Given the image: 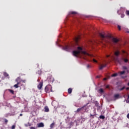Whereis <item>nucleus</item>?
Here are the masks:
<instances>
[{
    "label": "nucleus",
    "mask_w": 129,
    "mask_h": 129,
    "mask_svg": "<svg viewBox=\"0 0 129 129\" xmlns=\"http://www.w3.org/2000/svg\"><path fill=\"white\" fill-rule=\"evenodd\" d=\"M99 35L101 37L102 41H104L106 43H109L111 46H113L115 44H117V42L119 41L117 38L112 37L110 35H105L101 33H99Z\"/></svg>",
    "instance_id": "1"
},
{
    "label": "nucleus",
    "mask_w": 129,
    "mask_h": 129,
    "mask_svg": "<svg viewBox=\"0 0 129 129\" xmlns=\"http://www.w3.org/2000/svg\"><path fill=\"white\" fill-rule=\"evenodd\" d=\"M78 51L74 50L73 51V55L75 57H77V55H79L81 53L83 55V59H85L86 56H91V55L89 54L86 51H82V48L81 47H78Z\"/></svg>",
    "instance_id": "2"
},
{
    "label": "nucleus",
    "mask_w": 129,
    "mask_h": 129,
    "mask_svg": "<svg viewBox=\"0 0 129 129\" xmlns=\"http://www.w3.org/2000/svg\"><path fill=\"white\" fill-rule=\"evenodd\" d=\"M87 105H85L84 106L78 108L76 111H75V113H79V112H85L86 111V106Z\"/></svg>",
    "instance_id": "3"
},
{
    "label": "nucleus",
    "mask_w": 129,
    "mask_h": 129,
    "mask_svg": "<svg viewBox=\"0 0 129 129\" xmlns=\"http://www.w3.org/2000/svg\"><path fill=\"white\" fill-rule=\"evenodd\" d=\"M114 54L115 55V56H116V57L114 58L115 61H116V62H118V63H119V59H118V58L117 57L118 56V55H119V52L116 51L114 52Z\"/></svg>",
    "instance_id": "4"
},
{
    "label": "nucleus",
    "mask_w": 129,
    "mask_h": 129,
    "mask_svg": "<svg viewBox=\"0 0 129 129\" xmlns=\"http://www.w3.org/2000/svg\"><path fill=\"white\" fill-rule=\"evenodd\" d=\"M62 49L68 52L70 50V47L66 46L62 47Z\"/></svg>",
    "instance_id": "5"
},
{
    "label": "nucleus",
    "mask_w": 129,
    "mask_h": 129,
    "mask_svg": "<svg viewBox=\"0 0 129 129\" xmlns=\"http://www.w3.org/2000/svg\"><path fill=\"white\" fill-rule=\"evenodd\" d=\"M119 98V95L118 94H115L114 95V100H116Z\"/></svg>",
    "instance_id": "6"
},
{
    "label": "nucleus",
    "mask_w": 129,
    "mask_h": 129,
    "mask_svg": "<svg viewBox=\"0 0 129 129\" xmlns=\"http://www.w3.org/2000/svg\"><path fill=\"white\" fill-rule=\"evenodd\" d=\"M49 88H51L50 91L51 92H52L53 91L52 90V87L51 86V85H48L45 87V91H48V89H49Z\"/></svg>",
    "instance_id": "7"
},
{
    "label": "nucleus",
    "mask_w": 129,
    "mask_h": 129,
    "mask_svg": "<svg viewBox=\"0 0 129 129\" xmlns=\"http://www.w3.org/2000/svg\"><path fill=\"white\" fill-rule=\"evenodd\" d=\"M37 126H38V127H44V123L40 122V123H38Z\"/></svg>",
    "instance_id": "8"
},
{
    "label": "nucleus",
    "mask_w": 129,
    "mask_h": 129,
    "mask_svg": "<svg viewBox=\"0 0 129 129\" xmlns=\"http://www.w3.org/2000/svg\"><path fill=\"white\" fill-rule=\"evenodd\" d=\"M15 81L16 82H17V83H19V84L21 83V82H22V80H21V77H18L16 79Z\"/></svg>",
    "instance_id": "9"
},
{
    "label": "nucleus",
    "mask_w": 129,
    "mask_h": 129,
    "mask_svg": "<svg viewBox=\"0 0 129 129\" xmlns=\"http://www.w3.org/2000/svg\"><path fill=\"white\" fill-rule=\"evenodd\" d=\"M38 89H41L42 87H43V83L40 82L39 85L37 86Z\"/></svg>",
    "instance_id": "10"
},
{
    "label": "nucleus",
    "mask_w": 129,
    "mask_h": 129,
    "mask_svg": "<svg viewBox=\"0 0 129 129\" xmlns=\"http://www.w3.org/2000/svg\"><path fill=\"white\" fill-rule=\"evenodd\" d=\"M44 109H45L44 111L45 112H49V107H48V106H45L44 107Z\"/></svg>",
    "instance_id": "11"
},
{
    "label": "nucleus",
    "mask_w": 129,
    "mask_h": 129,
    "mask_svg": "<svg viewBox=\"0 0 129 129\" xmlns=\"http://www.w3.org/2000/svg\"><path fill=\"white\" fill-rule=\"evenodd\" d=\"M104 67H106V64L101 65L100 66V67L99 68L100 70H102V69H103V68H104Z\"/></svg>",
    "instance_id": "12"
},
{
    "label": "nucleus",
    "mask_w": 129,
    "mask_h": 129,
    "mask_svg": "<svg viewBox=\"0 0 129 129\" xmlns=\"http://www.w3.org/2000/svg\"><path fill=\"white\" fill-rule=\"evenodd\" d=\"M68 92L69 94H71V93H72V89L69 88L68 89Z\"/></svg>",
    "instance_id": "13"
},
{
    "label": "nucleus",
    "mask_w": 129,
    "mask_h": 129,
    "mask_svg": "<svg viewBox=\"0 0 129 129\" xmlns=\"http://www.w3.org/2000/svg\"><path fill=\"white\" fill-rule=\"evenodd\" d=\"M122 68H123V70H126L127 73H128V70H127V68L126 67L123 66L122 67Z\"/></svg>",
    "instance_id": "14"
},
{
    "label": "nucleus",
    "mask_w": 129,
    "mask_h": 129,
    "mask_svg": "<svg viewBox=\"0 0 129 129\" xmlns=\"http://www.w3.org/2000/svg\"><path fill=\"white\" fill-rule=\"evenodd\" d=\"M19 84H20V83H17V84L14 85V87H15V88H19Z\"/></svg>",
    "instance_id": "15"
},
{
    "label": "nucleus",
    "mask_w": 129,
    "mask_h": 129,
    "mask_svg": "<svg viewBox=\"0 0 129 129\" xmlns=\"http://www.w3.org/2000/svg\"><path fill=\"white\" fill-rule=\"evenodd\" d=\"M54 125H55V123H51L50 124V128H53V127H54Z\"/></svg>",
    "instance_id": "16"
},
{
    "label": "nucleus",
    "mask_w": 129,
    "mask_h": 129,
    "mask_svg": "<svg viewBox=\"0 0 129 129\" xmlns=\"http://www.w3.org/2000/svg\"><path fill=\"white\" fill-rule=\"evenodd\" d=\"M70 14H72V15H77V12H70Z\"/></svg>",
    "instance_id": "17"
},
{
    "label": "nucleus",
    "mask_w": 129,
    "mask_h": 129,
    "mask_svg": "<svg viewBox=\"0 0 129 129\" xmlns=\"http://www.w3.org/2000/svg\"><path fill=\"white\" fill-rule=\"evenodd\" d=\"M99 118H101V119H104V118H105V117L103 115H100Z\"/></svg>",
    "instance_id": "18"
},
{
    "label": "nucleus",
    "mask_w": 129,
    "mask_h": 129,
    "mask_svg": "<svg viewBox=\"0 0 129 129\" xmlns=\"http://www.w3.org/2000/svg\"><path fill=\"white\" fill-rule=\"evenodd\" d=\"M125 72L124 71H123L122 72H120V75H123V74H125Z\"/></svg>",
    "instance_id": "19"
},
{
    "label": "nucleus",
    "mask_w": 129,
    "mask_h": 129,
    "mask_svg": "<svg viewBox=\"0 0 129 129\" xmlns=\"http://www.w3.org/2000/svg\"><path fill=\"white\" fill-rule=\"evenodd\" d=\"M4 75L5 76V77H8V76H9V74L7 73H4Z\"/></svg>",
    "instance_id": "20"
},
{
    "label": "nucleus",
    "mask_w": 129,
    "mask_h": 129,
    "mask_svg": "<svg viewBox=\"0 0 129 129\" xmlns=\"http://www.w3.org/2000/svg\"><path fill=\"white\" fill-rule=\"evenodd\" d=\"M99 91L100 93H103V89H100L99 90Z\"/></svg>",
    "instance_id": "21"
},
{
    "label": "nucleus",
    "mask_w": 129,
    "mask_h": 129,
    "mask_svg": "<svg viewBox=\"0 0 129 129\" xmlns=\"http://www.w3.org/2000/svg\"><path fill=\"white\" fill-rule=\"evenodd\" d=\"M79 39H80L79 37H76L75 38V41H76V43H77V42H78V40H79Z\"/></svg>",
    "instance_id": "22"
},
{
    "label": "nucleus",
    "mask_w": 129,
    "mask_h": 129,
    "mask_svg": "<svg viewBox=\"0 0 129 129\" xmlns=\"http://www.w3.org/2000/svg\"><path fill=\"white\" fill-rule=\"evenodd\" d=\"M126 103H129V95H128L127 99L126 100Z\"/></svg>",
    "instance_id": "23"
},
{
    "label": "nucleus",
    "mask_w": 129,
    "mask_h": 129,
    "mask_svg": "<svg viewBox=\"0 0 129 129\" xmlns=\"http://www.w3.org/2000/svg\"><path fill=\"white\" fill-rule=\"evenodd\" d=\"M126 15H127V16H129V11L128 10H126V12H125Z\"/></svg>",
    "instance_id": "24"
},
{
    "label": "nucleus",
    "mask_w": 129,
    "mask_h": 129,
    "mask_svg": "<svg viewBox=\"0 0 129 129\" xmlns=\"http://www.w3.org/2000/svg\"><path fill=\"white\" fill-rule=\"evenodd\" d=\"M115 76H117V74H114L112 75V77H115Z\"/></svg>",
    "instance_id": "25"
},
{
    "label": "nucleus",
    "mask_w": 129,
    "mask_h": 129,
    "mask_svg": "<svg viewBox=\"0 0 129 129\" xmlns=\"http://www.w3.org/2000/svg\"><path fill=\"white\" fill-rule=\"evenodd\" d=\"M50 79H52V80H50L49 81V82H54V79L53 78L51 77Z\"/></svg>",
    "instance_id": "26"
},
{
    "label": "nucleus",
    "mask_w": 129,
    "mask_h": 129,
    "mask_svg": "<svg viewBox=\"0 0 129 129\" xmlns=\"http://www.w3.org/2000/svg\"><path fill=\"white\" fill-rule=\"evenodd\" d=\"M124 61L125 62V63H126L128 61V59H125L124 58Z\"/></svg>",
    "instance_id": "27"
},
{
    "label": "nucleus",
    "mask_w": 129,
    "mask_h": 129,
    "mask_svg": "<svg viewBox=\"0 0 129 129\" xmlns=\"http://www.w3.org/2000/svg\"><path fill=\"white\" fill-rule=\"evenodd\" d=\"M10 92H11V93H12V94H14V90H9Z\"/></svg>",
    "instance_id": "28"
},
{
    "label": "nucleus",
    "mask_w": 129,
    "mask_h": 129,
    "mask_svg": "<svg viewBox=\"0 0 129 129\" xmlns=\"http://www.w3.org/2000/svg\"><path fill=\"white\" fill-rule=\"evenodd\" d=\"M15 128H16V125H13L11 127V129H15Z\"/></svg>",
    "instance_id": "29"
},
{
    "label": "nucleus",
    "mask_w": 129,
    "mask_h": 129,
    "mask_svg": "<svg viewBox=\"0 0 129 129\" xmlns=\"http://www.w3.org/2000/svg\"><path fill=\"white\" fill-rule=\"evenodd\" d=\"M25 126H28V125H29V126H31L30 123H28V124H25Z\"/></svg>",
    "instance_id": "30"
},
{
    "label": "nucleus",
    "mask_w": 129,
    "mask_h": 129,
    "mask_svg": "<svg viewBox=\"0 0 129 129\" xmlns=\"http://www.w3.org/2000/svg\"><path fill=\"white\" fill-rule=\"evenodd\" d=\"M125 88V87H123L122 88L120 89V90L121 91V90H123V89H124Z\"/></svg>",
    "instance_id": "31"
},
{
    "label": "nucleus",
    "mask_w": 129,
    "mask_h": 129,
    "mask_svg": "<svg viewBox=\"0 0 129 129\" xmlns=\"http://www.w3.org/2000/svg\"><path fill=\"white\" fill-rule=\"evenodd\" d=\"M117 28H118V29L119 30H121V27H120V26H119V25H118L117 26Z\"/></svg>",
    "instance_id": "32"
},
{
    "label": "nucleus",
    "mask_w": 129,
    "mask_h": 129,
    "mask_svg": "<svg viewBox=\"0 0 129 129\" xmlns=\"http://www.w3.org/2000/svg\"><path fill=\"white\" fill-rule=\"evenodd\" d=\"M124 14H121V18H124Z\"/></svg>",
    "instance_id": "33"
},
{
    "label": "nucleus",
    "mask_w": 129,
    "mask_h": 129,
    "mask_svg": "<svg viewBox=\"0 0 129 129\" xmlns=\"http://www.w3.org/2000/svg\"><path fill=\"white\" fill-rule=\"evenodd\" d=\"M87 68L88 69V68H90V66L89 64L87 65Z\"/></svg>",
    "instance_id": "34"
},
{
    "label": "nucleus",
    "mask_w": 129,
    "mask_h": 129,
    "mask_svg": "<svg viewBox=\"0 0 129 129\" xmlns=\"http://www.w3.org/2000/svg\"><path fill=\"white\" fill-rule=\"evenodd\" d=\"M4 120H5V122H8L9 121V120H8V119H5Z\"/></svg>",
    "instance_id": "35"
},
{
    "label": "nucleus",
    "mask_w": 129,
    "mask_h": 129,
    "mask_svg": "<svg viewBox=\"0 0 129 129\" xmlns=\"http://www.w3.org/2000/svg\"><path fill=\"white\" fill-rule=\"evenodd\" d=\"M96 105L97 106H99V103H96Z\"/></svg>",
    "instance_id": "36"
},
{
    "label": "nucleus",
    "mask_w": 129,
    "mask_h": 129,
    "mask_svg": "<svg viewBox=\"0 0 129 129\" xmlns=\"http://www.w3.org/2000/svg\"><path fill=\"white\" fill-rule=\"evenodd\" d=\"M93 61L94 62H97V60H95V59H93Z\"/></svg>",
    "instance_id": "37"
},
{
    "label": "nucleus",
    "mask_w": 129,
    "mask_h": 129,
    "mask_svg": "<svg viewBox=\"0 0 129 129\" xmlns=\"http://www.w3.org/2000/svg\"><path fill=\"white\" fill-rule=\"evenodd\" d=\"M30 129H36L35 127H30Z\"/></svg>",
    "instance_id": "38"
},
{
    "label": "nucleus",
    "mask_w": 129,
    "mask_h": 129,
    "mask_svg": "<svg viewBox=\"0 0 129 129\" xmlns=\"http://www.w3.org/2000/svg\"><path fill=\"white\" fill-rule=\"evenodd\" d=\"M127 118H128V119H129V113H128L127 115Z\"/></svg>",
    "instance_id": "39"
},
{
    "label": "nucleus",
    "mask_w": 129,
    "mask_h": 129,
    "mask_svg": "<svg viewBox=\"0 0 129 129\" xmlns=\"http://www.w3.org/2000/svg\"><path fill=\"white\" fill-rule=\"evenodd\" d=\"M109 86H108V85H107V86H106V88H109Z\"/></svg>",
    "instance_id": "40"
},
{
    "label": "nucleus",
    "mask_w": 129,
    "mask_h": 129,
    "mask_svg": "<svg viewBox=\"0 0 129 129\" xmlns=\"http://www.w3.org/2000/svg\"><path fill=\"white\" fill-rule=\"evenodd\" d=\"M128 89H129V87H127V88H126V90H128Z\"/></svg>",
    "instance_id": "41"
},
{
    "label": "nucleus",
    "mask_w": 129,
    "mask_h": 129,
    "mask_svg": "<svg viewBox=\"0 0 129 129\" xmlns=\"http://www.w3.org/2000/svg\"><path fill=\"white\" fill-rule=\"evenodd\" d=\"M20 116H23V114H20Z\"/></svg>",
    "instance_id": "42"
},
{
    "label": "nucleus",
    "mask_w": 129,
    "mask_h": 129,
    "mask_svg": "<svg viewBox=\"0 0 129 129\" xmlns=\"http://www.w3.org/2000/svg\"><path fill=\"white\" fill-rule=\"evenodd\" d=\"M91 116H93V115H92V114H90V117H91Z\"/></svg>",
    "instance_id": "43"
},
{
    "label": "nucleus",
    "mask_w": 129,
    "mask_h": 129,
    "mask_svg": "<svg viewBox=\"0 0 129 129\" xmlns=\"http://www.w3.org/2000/svg\"><path fill=\"white\" fill-rule=\"evenodd\" d=\"M106 79H107L104 78V80H106Z\"/></svg>",
    "instance_id": "44"
},
{
    "label": "nucleus",
    "mask_w": 129,
    "mask_h": 129,
    "mask_svg": "<svg viewBox=\"0 0 129 129\" xmlns=\"http://www.w3.org/2000/svg\"><path fill=\"white\" fill-rule=\"evenodd\" d=\"M122 52H123V53H125V51H123Z\"/></svg>",
    "instance_id": "45"
},
{
    "label": "nucleus",
    "mask_w": 129,
    "mask_h": 129,
    "mask_svg": "<svg viewBox=\"0 0 129 129\" xmlns=\"http://www.w3.org/2000/svg\"><path fill=\"white\" fill-rule=\"evenodd\" d=\"M97 78H99V76H97Z\"/></svg>",
    "instance_id": "46"
},
{
    "label": "nucleus",
    "mask_w": 129,
    "mask_h": 129,
    "mask_svg": "<svg viewBox=\"0 0 129 129\" xmlns=\"http://www.w3.org/2000/svg\"><path fill=\"white\" fill-rule=\"evenodd\" d=\"M23 82H25V81H22Z\"/></svg>",
    "instance_id": "47"
},
{
    "label": "nucleus",
    "mask_w": 129,
    "mask_h": 129,
    "mask_svg": "<svg viewBox=\"0 0 129 129\" xmlns=\"http://www.w3.org/2000/svg\"><path fill=\"white\" fill-rule=\"evenodd\" d=\"M127 33H129V31H127Z\"/></svg>",
    "instance_id": "48"
},
{
    "label": "nucleus",
    "mask_w": 129,
    "mask_h": 129,
    "mask_svg": "<svg viewBox=\"0 0 129 129\" xmlns=\"http://www.w3.org/2000/svg\"><path fill=\"white\" fill-rule=\"evenodd\" d=\"M107 57H109V55H108Z\"/></svg>",
    "instance_id": "49"
}]
</instances>
